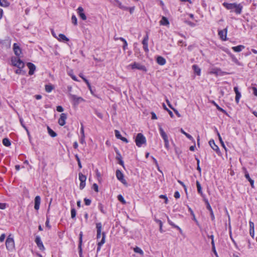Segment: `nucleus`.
Masks as SVG:
<instances>
[{"label":"nucleus","mask_w":257,"mask_h":257,"mask_svg":"<svg viewBox=\"0 0 257 257\" xmlns=\"http://www.w3.org/2000/svg\"><path fill=\"white\" fill-rule=\"evenodd\" d=\"M222 5L227 10H234L237 15H239L241 13L242 6L240 4L227 3L224 2L223 3Z\"/></svg>","instance_id":"1"},{"label":"nucleus","mask_w":257,"mask_h":257,"mask_svg":"<svg viewBox=\"0 0 257 257\" xmlns=\"http://www.w3.org/2000/svg\"><path fill=\"white\" fill-rule=\"evenodd\" d=\"M6 246L9 251H13L15 249V241L11 234L8 236L6 240Z\"/></svg>","instance_id":"2"},{"label":"nucleus","mask_w":257,"mask_h":257,"mask_svg":"<svg viewBox=\"0 0 257 257\" xmlns=\"http://www.w3.org/2000/svg\"><path fill=\"white\" fill-rule=\"evenodd\" d=\"M135 143L138 147H141L143 145L146 144V139L142 133H139L136 136Z\"/></svg>","instance_id":"3"},{"label":"nucleus","mask_w":257,"mask_h":257,"mask_svg":"<svg viewBox=\"0 0 257 257\" xmlns=\"http://www.w3.org/2000/svg\"><path fill=\"white\" fill-rule=\"evenodd\" d=\"M12 64L13 66L22 69L24 67V63L18 57H12L11 59Z\"/></svg>","instance_id":"4"},{"label":"nucleus","mask_w":257,"mask_h":257,"mask_svg":"<svg viewBox=\"0 0 257 257\" xmlns=\"http://www.w3.org/2000/svg\"><path fill=\"white\" fill-rule=\"evenodd\" d=\"M70 99L73 101L74 105H77L80 102L84 101V99L81 97L75 95L69 94Z\"/></svg>","instance_id":"5"},{"label":"nucleus","mask_w":257,"mask_h":257,"mask_svg":"<svg viewBox=\"0 0 257 257\" xmlns=\"http://www.w3.org/2000/svg\"><path fill=\"white\" fill-rule=\"evenodd\" d=\"M128 67H131L132 69H138L145 72L147 71L146 67L139 63L134 62L133 64L129 65Z\"/></svg>","instance_id":"6"},{"label":"nucleus","mask_w":257,"mask_h":257,"mask_svg":"<svg viewBox=\"0 0 257 257\" xmlns=\"http://www.w3.org/2000/svg\"><path fill=\"white\" fill-rule=\"evenodd\" d=\"M105 237L106 234L105 233L102 232V237L100 241H98L97 243V252L98 253L101 249V246L105 242Z\"/></svg>","instance_id":"7"},{"label":"nucleus","mask_w":257,"mask_h":257,"mask_svg":"<svg viewBox=\"0 0 257 257\" xmlns=\"http://www.w3.org/2000/svg\"><path fill=\"white\" fill-rule=\"evenodd\" d=\"M35 241L37 244V246L41 250H44L45 249V247L40 236H37Z\"/></svg>","instance_id":"8"},{"label":"nucleus","mask_w":257,"mask_h":257,"mask_svg":"<svg viewBox=\"0 0 257 257\" xmlns=\"http://www.w3.org/2000/svg\"><path fill=\"white\" fill-rule=\"evenodd\" d=\"M96 238L98 239L100 238L101 235H102V232H101L102 229V224L101 222H98L96 224Z\"/></svg>","instance_id":"9"},{"label":"nucleus","mask_w":257,"mask_h":257,"mask_svg":"<svg viewBox=\"0 0 257 257\" xmlns=\"http://www.w3.org/2000/svg\"><path fill=\"white\" fill-rule=\"evenodd\" d=\"M67 119V114L62 113L60 115V117L58 119V123L61 126H63L66 123V120Z\"/></svg>","instance_id":"10"},{"label":"nucleus","mask_w":257,"mask_h":257,"mask_svg":"<svg viewBox=\"0 0 257 257\" xmlns=\"http://www.w3.org/2000/svg\"><path fill=\"white\" fill-rule=\"evenodd\" d=\"M227 32V28H225L223 30H220L218 31V35L221 40L224 41L226 40Z\"/></svg>","instance_id":"11"},{"label":"nucleus","mask_w":257,"mask_h":257,"mask_svg":"<svg viewBox=\"0 0 257 257\" xmlns=\"http://www.w3.org/2000/svg\"><path fill=\"white\" fill-rule=\"evenodd\" d=\"M116 177L117 179L119 180L122 183H124L125 182V180L124 179L123 174L119 170H117L116 171Z\"/></svg>","instance_id":"12"},{"label":"nucleus","mask_w":257,"mask_h":257,"mask_svg":"<svg viewBox=\"0 0 257 257\" xmlns=\"http://www.w3.org/2000/svg\"><path fill=\"white\" fill-rule=\"evenodd\" d=\"M77 13L79 16L81 18V19L83 20H86V16H85L84 13V10L81 7H79L77 9Z\"/></svg>","instance_id":"13"},{"label":"nucleus","mask_w":257,"mask_h":257,"mask_svg":"<svg viewBox=\"0 0 257 257\" xmlns=\"http://www.w3.org/2000/svg\"><path fill=\"white\" fill-rule=\"evenodd\" d=\"M27 66L29 69V74L30 75H33L36 70L35 65L31 62H29L27 63Z\"/></svg>","instance_id":"14"},{"label":"nucleus","mask_w":257,"mask_h":257,"mask_svg":"<svg viewBox=\"0 0 257 257\" xmlns=\"http://www.w3.org/2000/svg\"><path fill=\"white\" fill-rule=\"evenodd\" d=\"M244 170V176L245 178L249 182L250 185L252 188H254V181L251 179L249 176V175L248 172L246 171L245 169Z\"/></svg>","instance_id":"15"},{"label":"nucleus","mask_w":257,"mask_h":257,"mask_svg":"<svg viewBox=\"0 0 257 257\" xmlns=\"http://www.w3.org/2000/svg\"><path fill=\"white\" fill-rule=\"evenodd\" d=\"M13 49L15 54L17 56H19L21 54V50L17 43L14 44Z\"/></svg>","instance_id":"16"},{"label":"nucleus","mask_w":257,"mask_h":257,"mask_svg":"<svg viewBox=\"0 0 257 257\" xmlns=\"http://www.w3.org/2000/svg\"><path fill=\"white\" fill-rule=\"evenodd\" d=\"M41 203V198L39 196H36L35 198V206L34 208L38 210L40 208V205Z\"/></svg>","instance_id":"17"},{"label":"nucleus","mask_w":257,"mask_h":257,"mask_svg":"<svg viewBox=\"0 0 257 257\" xmlns=\"http://www.w3.org/2000/svg\"><path fill=\"white\" fill-rule=\"evenodd\" d=\"M234 91L235 93V101L237 103L239 102V99L241 97V93L238 90V87L235 86L234 87Z\"/></svg>","instance_id":"18"},{"label":"nucleus","mask_w":257,"mask_h":257,"mask_svg":"<svg viewBox=\"0 0 257 257\" xmlns=\"http://www.w3.org/2000/svg\"><path fill=\"white\" fill-rule=\"evenodd\" d=\"M196 186H197V191H198V193L200 194V195L203 198V199L204 198H206L205 195L203 194V193L202 192L201 184L199 183V182L198 181H196Z\"/></svg>","instance_id":"19"},{"label":"nucleus","mask_w":257,"mask_h":257,"mask_svg":"<svg viewBox=\"0 0 257 257\" xmlns=\"http://www.w3.org/2000/svg\"><path fill=\"white\" fill-rule=\"evenodd\" d=\"M159 130L160 132V135L164 140L168 139L167 135L165 132V131H164V130L163 129L161 125L159 126Z\"/></svg>","instance_id":"20"},{"label":"nucleus","mask_w":257,"mask_h":257,"mask_svg":"<svg viewBox=\"0 0 257 257\" xmlns=\"http://www.w3.org/2000/svg\"><path fill=\"white\" fill-rule=\"evenodd\" d=\"M209 144L210 146L211 147V148L215 151L216 152H217L219 151V148L215 144L214 140H210L209 142Z\"/></svg>","instance_id":"21"},{"label":"nucleus","mask_w":257,"mask_h":257,"mask_svg":"<svg viewBox=\"0 0 257 257\" xmlns=\"http://www.w3.org/2000/svg\"><path fill=\"white\" fill-rule=\"evenodd\" d=\"M82 236H83V233L82 232H80L79 234V244H78V248L79 249V254L81 255V254L82 253Z\"/></svg>","instance_id":"22"},{"label":"nucleus","mask_w":257,"mask_h":257,"mask_svg":"<svg viewBox=\"0 0 257 257\" xmlns=\"http://www.w3.org/2000/svg\"><path fill=\"white\" fill-rule=\"evenodd\" d=\"M169 24L170 23H169V22L168 19L166 17L163 16L162 18V19L160 21V25L168 26V25H169Z\"/></svg>","instance_id":"23"},{"label":"nucleus","mask_w":257,"mask_h":257,"mask_svg":"<svg viewBox=\"0 0 257 257\" xmlns=\"http://www.w3.org/2000/svg\"><path fill=\"white\" fill-rule=\"evenodd\" d=\"M57 39L59 41L67 42L69 41V39L62 34H59Z\"/></svg>","instance_id":"24"},{"label":"nucleus","mask_w":257,"mask_h":257,"mask_svg":"<svg viewBox=\"0 0 257 257\" xmlns=\"http://www.w3.org/2000/svg\"><path fill=\"white\" fill-rule=\"evenodd\" d=\"M157 63L161 65L165 64L166 61L164 58L162 56H158L157 58Z\"/></svg>","instance_id":"25"},{"label":"nucleus","mask_w":257,"mask_h":257,"mask_svg":"<svg viewBox=\"0 0 257 257\" xmlns=\"http://www.w3.org/2000/svg\"><path fill=\"white\" fill-rule=\"evenodd\" d=\"M116 2V6H117L119 8H120L121 10H124V11H127L128 9V8L125 6H124L122 5V4L118 0H114Z\"/></svg>","instance_id":"26"},{"label":"nucleus","mask_w":257,"mask_h":257,"mask_svg":"<svg viewBox=\"0 0 257 257\" xmlns=\"http://www.w3.org/2000/svg\"><path fill=\"white\" fill-rule=\"evenodd\" d=\"M192 69L198 76H200L201 74V69L197 65H193L192 66Z\"/></svg>","instance_id":"27"},{"label":"nucleus","mask_w":257,"mask_h":257,"mask_svg":"<svg viewBox=\"0 0 257 257\" xmlns=\"http://www.w3.org/2000/svg\"><path fill=\"white\" fill-rule=\"evenodd\" d=\"M245 47L243 45H238L237 46H234L232 47V49L236 52H239L243 49Z\"/></svg>","instance_id":"28"},{"label":"nucleus","mask_w":257,"mask_h":257,"mask_svg":"<svg viewBox=\"0 0 257 257\" xmlns=\"http://www.w3.org/2000/svg\"><path fill=\"white\" fill-rule=\"evenodd\" d=\"M221 70L219 68H213L211 69V71H210V74H214L216 75H218L220 73Z\"/></svg>","instance_id":"29"},{"label":"nucleus","mask_w":257,"mask_h":257,"mask_svg":"<svg viewBox=\"0 0 257 257\" xmlns=\"http://www.w3.org/2000/svg\"><path fill=\"white\" fill-rule=\"evenodd\" d=\"M180 132L181 133H182L183 134H184L188 139H189L190 140L192 141H194V140L193 139V138L190 135H189V134L186 133L183 128H181L180 129Z\"/></svg>","instance_id":"30"},{"label":"nucleus","mask_w":257,"mask_h":257,"mask_svg":"<svg viewBox=\"0 0 257 257\" xmlns=\"http://www.w3.org/2000/svg\"><path fill=\"white\" fill-rule=\"evenodd\" d=\"M54 89V87L52 84H47L45 85V90L47 92L50 93Z\"/></svg>","instance_id":"31"},{"label":"nucleus","mask_w":257,"mask_h":257,"mask_svg":"<svg viewBox=\"0 0 257 257\" xmlns=\"http://www.w3.org/2000/svg\"><path fill=\"white\" fill-rule=\"evenodd\" d=\"M47 130L48 134L50 136L53 138L57 136V134L55 132H54L52 129H51L49 126H47Z\"/></svg>","instance_id":"32"},{"label":"nucleus","mask_w":257,"mask_h":257,"mask_svg":"<svg viewBox=\"0 0 257 257\" xmlns=\"http://www.w3.org/2000/svg\"><path fill=\"white\" fill-rule=\"evenodd\" d=\"M167 218L168 222L169 223V224L172 226L173 227L176 228L177 229L179 230L180 232H182V229L178 226L176 225L172 221H171L168 217Z\"/></svg>","instance_id":"33"},{"label":"nucleus","mask_w":257,"mask_h":257,"mask_svg":"<svg viewBox=\"0 0 257 257\" xmlns=\"http://www.w3.org/2000/svg\"><path fill=\"white\" fill-rule=\"evenodd\" d=\"M3 144L6 147H9L11 145V142L8 138H5L3 140Z\"/></svg>","instance_id":"34"},{"label":"nucleus","mask_w":257,"mask_h":257,"mask_svg":"<svg viewBox=\"0 0 257 257\" xmlns=\"http://www.w3.org/2000/svg\"><path fill=\"white\" fill-rule=\"evenodd\" d=\"M10 5L9 2L6 0H0V6L4 7H7Z\"/></svg>","instance_id":"35"},{"label":"nucleus","mask_w":257,"mask_h":257,"mask_svg":"<svg viewBox=\"0 0 257 257\" xmlns=\"http://www.w3.org/2000/svg\"><path fill=\"white\" fill-rule=\"evenodd\" d=\"M79 179L80 182H85L86 180V177L83 175L81 173H79Z\"/></svg>","instance_id":"36"},{"label":"nucleus","mask_w":257,"mask_h":257,"mask_svg":"<svg viewBox=\"0 0 257 257\" xmlns=\"http://www.w3.org/2000/svg\"><path fill=\"white\" fill-rule=\"evenodd\" d=\"M204 201L206 205V208L209 211V212H210L212 210V209L208 201V200L206 199V198H204Z\"/></svg>","instance_id":"37"},{"label":"nucleus","mask_w":257,"mask_h":257,"mask_svg":"<svg viewBox=\"0 0 257 257\" xmlns=\"http://www.w3.org/2000/svg\"><path fill=\"white\" fill-rule=\"evenodd\" d=\"M134 251L135 252L139 253H140L141 255H143V253H144V252L142 250V249L141 248H140V247H139L138 246H136V247H135L134 248Z\"/></svg>","instance_id":"38"},{"label":"nucleus","mask_w":257,"mask_h":257,"mask_svg":"<svg viewBox=\"0 0 257 257\" xmlns=\"http://www.w3.org/2000/svg\"><path fill=\"white\" fill-rule=\"evenodd\" d=\"M216 132L217 133V136L218 137V139H219V140L222 145V146L225 148V145H224V144L222 140V138L220 135V134L219 133V132H218V131L216 129Z\"/></svg>","instance_id":"39"},{"label":"nucleus","mask_w":257,"mask_h":257,"mask_svg":"<svg viewBox=\"0 0 257 257\" xmlns=\"http://www.w3.org/2000/svg\"><path fill=\"white\" fill-rule=\"evenodd\" d=\"M117 199L122 204H125L126 203L124 199L121 195H118L117 196Z\"/></svg>","instance_id":"40"},{"label":"nucleus","mask_w":257,"mask_h":257,"mask_svg":"<svg viewBox=\"0 0 257 257\" xmlns=\"http://www.w3.org/2000/svg\"><path fill=\"white\" fill-rule=\"evenodd\" d=\"M75 157L76 158V160L78 163V167L80 169L82 168V165H81V162H80V160L78 157V155L77 154H76L75 155Z\"/></svg>","instance_id":"41"},{"label":"nucleus","mask_w":257,"mask_h":257,"mask_svg":"<svg viewBox=\"0 0 257 257\" xmlns=\"http://www.w3.org/2000/svg\"><path fill=\"white\" fill-rule=\"evenodd\" d=\"M71 21H72V23L74 25L76 26L77 25V19L75 15H72V18H71Z\"/></svg>","instance_id":"42"},{"label":"nucleus","mask_w":257,"mask_h":257,"mask_svg":"<svg viewBox=\"0 0 257 257\" xmlns=\"http://www.w3.org/2000/svg\"><path fill=\"white\" fill-rule=\"evenodd\" d=\"M148 40H149V37L148 36V35H147L144 38L143 41H142V44L143 45H148Z\"/></svg>","instance_id":"43"},{"label":"nucleus","mask_w":257,"mask_h":257,"mask_svg":"<svg viewBox=\"0 0 257 257\" xmlns=\"http://www.w3.org/2000/svg\"><path fill=\"white\" fill-rule=\"evenodd\" d=\"M76 214V210L74 208H72L71 209V216L72 218H74L75 217Z\"/></svg>","instance_id":"44"},{"label":"nucleus","mask_w":257,"mask_h":257,"mask_svg":"<svg viewBox=\"0 0 257 257\" xmlns=\"http://www.w3.org/2000/svg\"><path fill=\"white\" fill-rule=\"evenodd\" d=\"M98 208L100 210V211L103 214L105 213V211L104 209V206L101 203H99L98 204Z\"/></svg>","instance_id":"45"},{"label":"nucleus","mask_w":257,"mask_h":257,"mask_svg":"<svg viewBox=\"0 0 257 257\" xmlns=\"http://www.w3.org/2000/svg\"><path fill=\"white\" fill-rule=\"evenodd\" d=\"M115 136L117 139H120L122 137L121 135L120 134V132L117 130H115L114 131Z\"/></svg>","instance_id":"46"},{"label":"nucleus","mask_w":257,"mask_h":257,"mask_svg":"<svg viewBox=\"0 0 257 257\" xmlns=\"http://www.w3.org/2000/svg\"><path fill=\"white\" fill-rule=\"evenodd\" d=\"M212 103L216 107L217 109L218 110L221 112H225V110L220 107H219V105L217 104H216V103L215 102V101H213Z\"/></svg>","instance_id":"47"},{"label":"nucleus","mask_w":257,"mask_h":257,"mask_svg":"<svg viewBox=\"0 0 257 257\" xmlns=\"http://www.w3.org/2000/svg\"><path fill=\"white\" fill-rule=\"evenodd\" d=\"M159 197L160 198H162V199H163V200H165V204H167L168 203V198L167 197V196L165 195H160Z\"/></svg>","instance_id":"48"},{"label":"nucleus","mask_w":257,"mask_h":257,"mask_svg":"<svg viewBox=\"0 0 257 257\" xmlns=\"http://www.w3.org/2000/svg\"><path fill=\"white\" fill-rule=\"evenodd\" d=\"M121 156L120 154H118V157H117V159L119 160V164L120 165H121L123 167L124 166V163H123V161L122 160L121 158Z\"/></svg>","instance_id":"49"},{"label":"nucleus","mask_w":257,"mask_h":257,"mask_svg":"<svg viewBox=\"0 0 257 257\" xmlns=\"http://www.w3.org/2000/svg\"><path fill=\"white\" fill-rule=\"evenodd\" d=\"M196 159L197 160V170L199 171V173H201V168H200V167L199 166L200 161L197 158H196Z\"/></svg>","instance_id":"50"},{"label":"nucleus","mask_w":257,"mask_h":257,"mask_svg":"<svg viewBox=\"0 0 257 257\" xmlns=\"http://www.w3.org/2000/svg\"><path fill=\"white\" fill-rule=\"evenodd\" d=\"M164 143H165V148L167 150H169V143L168 139L166 140H164Z\"/></svg>","instance_id":"51"},{"label":"nucleus","mask_w":257,"mask_h":257,"mask_svg":"<svg viewBox=\"0 0 257 257\" xmlns=\"http://www.w3.org/2000/svg\"><path fill=\"white\" fill-rule=\"evenodd\" d=\"M92 189L96 192H98V185L96 184V183H94L92 185Z\"/></svg>","instance_id":"52"},{"label":"nucleus","mask_w":257,"mask_h":257,"mask_svg":"<svg viewBox=\"0 0 257 257\" xmlns=\"http://www.w3.org/2000/svg\"><path fill=\"white\" fill-rule=\"evenodd\" d=\"M84 200L86 205L88 206L91 204V201L90 199L85 198Z\"/></svg>","instance_id":"53"},{"label":"nucleus","mask_w":257,"mask_h":257,"mask_svg":"<svg viewBox=\"0 0 257 257\" xmlns=\"http://www.w3.org/2000/svg\"><path fill=\"white\" fill-rule=\"evenodd\" d=\"M7 204L5 203H0V209H5L6 208Z\"/></svg>","instance_id":"54"},{"label":"nucleus","mask_w":257,"mask_h":257,"mask_svg":"<svg viewBox=\"0 0 257 257\" xmlns=\"http://www.w3.org/2000/svg\"><path fill=\"white\" fill-rule=\"evenodd\" d=\"M20 121L21 124L23 126V127L25 129H26L27 127L24 123V120L22 117L20 118Z\"/></svg>","instance_id":"55"},{"label":"nucleus","mask_w":257,"mask_h":257,"mask_svg":"<svg viewBox=\"0 0 257 257\" xmlns=\"http://www.w3.org/2000/svg\"><path fill=\"white\" fill-rule=\"evenodd\" d=\"M6 238V235L5 233H3L0 236V242H2L4 241L5 239Z\"/></svg>","instance_id":"56"},{"label":"nucleus","mask_w":257,"mask_h":257,"mask_svg":"<svg viewBox=\"0 0 257 257\" xmlns=\"http://www.w3.org/2000/svg\"><path fill=\"white\" fill-rule=\"evenodd\" d=\"M178 182L183 187L185 191L186 192L187 188H186V186H185V185L184 184V183L180 180H178Z\"/></svg>","instance_id":"57"},{"label":"nucleus","mask_w":257,"mask_h":257,"mask_svg":"<svg viewBox=\"0 0 257 257\" xmlns=\"http://www.w3.org/2000/svg\"><path fill=\"white\" fill-rule=\"evenodd\" d=\"M85 186V182H80L79 188L80 189H83Z\"/></svg>","instance_id":"58"},{"label":"nucleus","mask_w":257,"mask_h":257,"mask_svg":"<svg viewBox=\"0 0 257 257\" xmlns=\"http://www.w3.org/2000/svg\"><path fill=\"white\" fill-rule=\"evenodd\" d=\"M95 114H96V115H97L99 118H101V119H102V118H103V115H102V114L101 112H98V111H96V112H95Z\"/></svg>","instance_id":"59"},{"label":"nucleus","mask_w":257,"mask_h":257,"mask_svg":"<svg viewBox=\"0 0 257 257\" xmlns=\"http://www.w3.org/2000/svg\"><path fill=\"white\" fill-rule=\"evenodd\" d=\"M46 226L48 227L49 228H51L50 225H49V218L47 216L46 221L45 223Z\"/></svg>","instance_id":"60"},{"label":"nucleus","mask_w":257,"mask_h":257,"mask_svg":"<svg viewBox=\"0 0 257 257\" xmlns=\"http://www.w3.org/2000/svg\"><path fill=\"white\" fill-rule=\"evenodd\" d=\"M135 9V7L134 6V7H132L131 8H128V9L127 11H129L130 14H132L134 13Z\"/></svg>","instance_id":"61"},{"label":"nucleus","mask_w":257,"mask_h":257,"mask_svg":"<svg viewBox=\"0 0 257 257\" xmlns=\"http://www.w3.org/2000/svg\"><path fill=\"white\" fill-rule=\"evenodd\" d=\"M252 93H253V94L255 96H257V88H256V87H253L252 88Z\"/></svg>","instance_id":"62"},{"label":"nucleus","mask_w":257,"mask_h":257,"mask_svg":"<svg viewBox=\"0 0 257 257\" xmlns=\"http://www.w3.org/2000/svg\"><path fill=\"white\" fill-rule=\"evenodd\" d=\"M180 197V193L178 191H176L174 193V197L176 199L179 198Z\"/></svg>","instance_id":"63"},{"label":"nucleus","mask_w":257,"mask_h":257,"mask_svg":"<svg viewBox=\"0 0 257 257\" xmlns=\"http://www.w3.org/2000/svg\"><path fill=\"white\" fill-rule=\"evenodd\" d=\"M56 110L58 112H62L64 110L63 108L61 106H57Z\"/></svg>","instance_id":"64"}]
</instances>
